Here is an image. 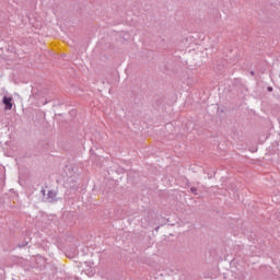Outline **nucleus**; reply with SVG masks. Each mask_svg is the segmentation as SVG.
I'll use <instances>...</instances> for the list:
<instances>
[{
    "label": "nucleus",
    "instance_id": "obj_7",
    "mask_svg": "<svg viewBox=\"0 0 280 280\" xmlns=\"http://www.w3.org/2000/svg\"><path fill=\"white\" fill-rule=\"evenodd\" d=\"M250 75H255V71H250Z\"/></svg>",
    "mask_w": 280,
    "mask_h": 280
},
{
    "label": "nucleus",
    "instance_id": "obj_6",
    "mask_svg": "<svg viewBox=\"0 0 280 280\" xmlns=\"http://www.w3.org/2000/svg\"><path fill=\"white\" fill-rule=\"evenodd\" d=\"M267 91H268V93H272V91H275V89L272 86H268Z\"/></svg>",
    "mask_w": 280,
    "mask_h": 280
},
{
    "label": "nucleus",
    "instance_id": "obj_11",
    "mask_svg": "<svg viewBox=\"0 0 280 280\" xmlns=\"http://www.w3.org/2000/svg\"><path fill=\"white\" fill-rule=\"evenodd\" d=\"M44 104H47V101H45V103Z\"/></svg>",
    "mask_w": 280,
    "mask_h": 280
},
{
    "label": "nucleus",
    "instance_id": "obj_2",
    "mask_svg": "<svg viewBox=\"0 0 280 280\" xmlns=\"http://www.w3.org/2000/svg\"><path fill=\"white\" fill-rule=\"evenodd\" d=\"M2 104H4V110H12V106H14V97L4 95Z\"/></svg>",
    "mask_w": 280,
    "mask_h": 280
},
{
    "label": "nucleus",
    "instance_id": "obj_5",
    "mask_svg": "<svg viewBox=\"0 0 280 280\" xmlns=\"http://www.w3.org/2000/svg\"><path fill=\"white\" fill-rule=\"evenodd\" d=\"M190 192L194 194V196H198V188L197 187H190Z\"/></svg>",
    "mask_w": 280,
    "mask_h": 280
},
{
    "label": "nucleus",
    "instance_id": "obj_8",
    "mask_svg": "<svg viewBox=\"0 0 280 280\" xmlns=\"http://www.w3.org/2000/svg\"><path fill=\"white\" fill-rule=\"evenodd\" d=\"M42 194H43V196H45V189H42Z\"/></svg>",
    "mask_w": 280,
    "mask_h": 280
},
{
    "label": "nucleus",
    "instance_id": "obj_10",
    "mask_svg": "<svg viewBox=\"0 0 280 280\" xmlns=\"http://www.w3.org/2000/svg\"><path fill=\"white\" fill-rule=\"evenodd\" d=\"M189 185H190V184H189V183H187V186H188V187H189Z\"/></svg>",
    "mask_w": 280,
    "mask_h": 280
},
{
    "label": "nucleus",
    "instance_id": "obj_3",
    "mask_svg": "<svg viewBox=\"0 0 280 280\" xmlns=\"http://www.w3.org/2000/svg\"><path fill=\"white\" fill-rule=\"evenodd\" d=\"M47 202H58V200H60V198H58V191L51 189L48 190L47 197H46Z\"/></svg>",
    "mask_w": 280,
    "mask_h": 280
},
{
    "label": "nucleus",
    "instance_id": "obj_9",
    "mask_svg": "<svg viewBox=\"0 0 280 280\" xmlns=\"http://www.w3.org/2000/svg\"><path fill=\"white\" fill-rule=\"evenodd\" d=\"M91 156H93V150H90Z\"/></svg>",
    "mask_w": 280,
    "mask_h": 280
},
{
    "label": "nucleus",
    "instance_id": "obj_4",
    "mask_svg": "<svg viewBox=\"0 0 280 280\" xmlns=\"http://www.w3.org/2000/svg\"><path fill=\"white\" fill-rule=\"evenodd\" d=\"M27 244H30L27 241L19 243L18 248H25V246H27Z\"/></svg>",
    "mask_w": 280,
    "mask_h": 280
},
{
    "label": "nucleus",
    "instance_id": "obj_1",
    "mask_svg": "<svg viewBox=\"0 0 280 280\" xmlns=\"http://www.w3.org/2000/svg\"><path fill=\"white\" fill-rule=\"evenodd\" d=\"M165 105V96L163 95H154L153 96V103L152 106L153 108H155V110H158L159 108H161V106Z\"/></svg>",
    "mask_w": 280,
    "mask_h": 280
}]
</instances>
